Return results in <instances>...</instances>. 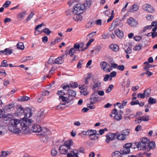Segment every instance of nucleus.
<instances>
[{
    "label": "nucleus",
    "mask_w": 157,
    "mask_h": 157,
    "mask_svg": "<svg viewBox=\"0 0 157 157\" xmlns=\"http://www.w3.org/2000/svg\"><path fill=\"white\" fill-rule=\"evenodd\" d=\"M155 142L152 141L148 143L147 146V151H149L151 150L154 149L155 147Z\"/></svg>",
    "instance_id": "aec40b11"
},
{
    "label": "nucleus",
    "mask_w": 157,
    "mask_h": 157,
    "mask_svg": "<svg viewBox=\"0 0 157 157\" xmlns=\"http://www.w3.org/2000/svg\"><path fill=\"white\" fill-rule=\"evenodd\" d=\"M24 108L21 106H20L17 109L16 113L18 116H21L24 113Z\"/></svg>",
    "instance_id": "b1692460"
},
{
    "label": "nucleus",
    "mask_w": 157,
    "mask_h": 157,
    "mask_svg": "<svg viewBox=\"0 0 157 157\" xmlns=\"http://www.w3.org/2000/svg\"><path fill=\"white\" fill-rule=\"evenodd\" d=\"M101 47L100 46H97L95 48V53H97L99 52L101 49Z\"/></svg>",
    "instance_id": "338daca9"
},
{
    "label": "nucleus",
    "mask_w": 157,
    "mask_h": 157,
    "mask_svg": "<svg viewBox=\"0 0 157 157\" xmlns=\"http://www.w3.org/2000/svg\"><path fill=\"white\" fill-rule=\"evenodd\" d=\"M109 65L106 62L103 61L101 62L100 63V67L101 69L105 71V69L108 66H109Z\"/></svg>",
    "instance_id": "cd10ccee"
},
{
    "label": "nucleus",
    "mask_w": 157,
    "mask_h": 157,
    "mask_svg": "<svg viewBox=\"0 0 157 157\" xmlns=\"http://www.w3.org/2000/svg\"><path fill=\"white\" fill-rule=\"evenodd\" d=\"M32 122L33 121L32 120L26 118L25 120L21 121L20 125L21 126L29 127L31 125V124Z\"/></svg>",
    "instance_id": "dca6fc26"
},
{
    "label": "nucleus",
    "mask_w": 157,
    "mask_h": 157,
    "mask_svg": "<svg viewBox=\"0 0 157 157\" xmlns=\"http://www.w3.org/2000/svg\"><path fill=\"white\" fill-rule=\"evenodd\" d=\"M148 102L149 104L150 105L156 103V100L155 99L150 97L148 99Z\"/></svg>",
    "instance_id": "58836bf2"
},
{
    "label": "nucleus",
    "mask_w": 157,
    "mask_h": 157,
    "mask_svg": "<svg viewBox=\"0 0 157 157\" xmlns=\"http://www.w3.org/2000/svg\"><path fill=\"white\" fill-rule=\"evenodd\" d=\"M127 23L131 27L136 26L138 23L137 21L132 17H130L128 19Z\"/></svg>",
    "instance_id": "a211bd4d"
},
{
    "label": "nucleus",
    "mask_w": 157,
    "mask_h": 157,
    "mask_svg": "<svg viewBox=\"0 0 157 157\" xmlns=\"http://www.w3.org/2000/svg\"><path fill=\"white\" fill-rule=\"evenodd\" d=\"M7 62L5 60H3L2 62V65L0 66V67L2 66L6 67H7L8 66V64L7 63Z\"/></svg>",
    "instance_id": "bf43d9fd"
},
{
    "label": "nucleus",
    "mask_w": 157,
    "mask_h": 157,
    "mask_svg": "<svg viewBox=\"0 0 157 157\" xmlns=\"http://www.w3.org/2000/svg\"><path fill=\"white\" fill-rule=\"evenodd\" d=\"M5 54L6 55H9L12 53V51L9 48H6L4 50Z\"/></svg>",
    "instance_id": "a18cd8bd"
},
{
    "label": "nucleus",
    "mask_w": 157,
    "mask_h": 157,
    "mask_svg": "<svg viewBox=\"0 0 157 157\" xmlns=\"http://www.w3.org/2000/svg\"><path fill=\"white\" fill-rule=\"evenodd\" d=\"M114 10H113L112 11L111 16L107 20V22L108 23L112 21L114 17Z\"/></svg>",
    "instance_id": "a19ab883"
},
{
    "label": "nucleus",
    "mask_w": 157,
    "mask_h": 157,
    "mask_svg": "<svg viewBox=\"0 0 157 157\" xmlns=\"http://www.w3.org/2000/svg\"><path fill=\"white\" fill-rule=\"evenodd\" d=\"M33 57L31 56H25L21 59V61L22 63H23L27 61L32 60L33 59Z\"/></svg>",
    "instance_id": "2f4dec72"
},
{
    "label": "nucleus",
    "mask_w": 157,
    "mask_h": 157,
    "mask_svg": "<svg viewBox=\"0 0 157 157\" xmlns=\"http://www.w3.org/2000/svg\"><path fill=\"white\" fill-rule=\"evenodd\" d=\"M90 78L89 77H88L87 78H85L83 80V81L85 84L84 85L85 86L88 84L89 82L88 80L90 79Z\"/></svg>",
    "instance_id": "13d9d810"
},
{
    "label": "nucleus",
    "mask_w": 157,
    "mask_h": 157,
    "mask_svg": "<svg viewBox=\"0 0 157 157\" xmlns=\"http://www.w3.org/2000/svg\"><path fill=\"white\" fill-rule=\"evenodd\" d=\"M34 14V12L33 11L31 12L30 14L27 17V18L24 20V22L25 23L27 22L29 20H30V19L32 18Z\"/></svg>",
    "instance_id": "4c0bfd02"
},
{
    "label": "nucleus",
    "mask_w": 157,
    "mask_h": 157,
    "mask_svg": "<svg viewBox=\"0 0 157 157\" xmlns=\"http://www.w3.org/2000/svg\"><path fill=\"white\" fill-rule=\"evenodd\" d=\"M142 37L141 36H135L134 39L136 41H139L141 40Z\"/></svg>",
    "instance_id": "774afa93"
},
{
    "label": "nucleus",
    "mask_w": 157,
    "mask_h": 157,
    "mask_svg": "<svg viewBox=\"0 0 157 157\" xmlns=\"http://www.w3.org/2000/svg\"><path fill=\"white\" fill-rule=\"evenodd\" d=\"M78 86V85L77 82L71 81L69 83V88L74 89L77 87Z\"/></svg>",
    "instance_id": "c756f323"
},
{
    "label": "nucleus",
    "mask_w": 157,
    "mask_h": 157,
    "mask_svg": "<svg viewBox=\"0 0 157 157\" xmlns=\"http://www.w3.org/2000/svg\"><path fill=\"white\" fill-rule=\"evenodd\" d=\"M137 97L140 98H144L145 97L144 93L143 94L141 93H139L137 95Z\"/></svg>",
    "instance_id": "0e129e2a"
},
{
    "label": "nucleus",
    "mask_w": 157,
    "mask_h": 157,
    "mask_svg": "<svg viewBox=\"0 0 157 157\" xmlns=\"http://www.w3.org/2000/svg\"><path fill=\"white\" fill-rule=\"evenodd\" d=\"M32 130L34 132H40L41 131L45 132H48V130L45 128H42L39 125L36 124L33 125L32 127Z\"/></svg>",
    "instance_id": "6e6552de"
},
{
    "label": "nucleus",
    "mask_w": 157,
    "mask_h": 157,
    "mask_svg": "<svg viewBox=\"0 0 157 157\" xmlns=\"http://www.w3.org/2000/svg\"><path fill=\"white\" fill-rule=\"evenodd\" d=\"M132 50L131 48L128 47L126 50H125V53L128 54H130L132 52Z\"/></svg>",
    "instance_id": "680f3d73"
},
{
    "label": "nucleus",
    "mask_w": 157,
    "mask_h": 157,
    "mask_svg": "<svg viewBox=\"0 0 157 157\" xmlns=\"http://www.w3.org/2000/svg\"><path fill=\"white\" fill-rule=\"evenodd\" d=\"M116 35L119 38H121L124 36V33L122 30L116 29L114 31Z\"/></svg>",
    "instance_id": "4be33fe9"
},
{
    "label": "nucleus",
    "mask_w": 157,
    "mask_h": 157,
    "mask_svg": "<svg viewBox=\"0 0 157 157\" xmlns=\"http://www.w3.org/2000/svg\"><path fill=\"white\" fill-rule=\"evenodd\" d=\"M69 142L67 141L65 142L64 144L60 146L59 148L60 152L62 154L67 155V157H69Z\"/></svg>",
    "instance_id": "20e7f679"
},
{
    "label": "nucleus",
    "mask_w": 157,
    "mask_h": 157,
    "mask_svg": "<svg viewBox=\"0 0 157 157\" xmlns=\"http://www.w3.org/2000/svg\"><path fill=\"white\" fill-rule=\"evenodd\" d=\"M26 11H24L18 13L17 15V18L19 20H22L26 14Z\"/></svg>",
    "instance_id": "393cba45"
},
{
    "label": "nucleus",
    "mask_w": 157,
    "mask_h": 157,
    "mask_svg": "<svg viewBox=\"0 0 157 157\" xmlns=\"http://www.w3.org/2000/svg\"><path fill=\"white\" fill-rule=\"evenodd\" d=\"M130 131V129H126L122 131L121 133L118 134L117 132H116V133H117L116 136L117 139L120 141L125 140L127 138V137L129 135Z\"/></svg>",
    "instance_id": "7ed1b4c3"
},
{
    "label": "nucleus",
    "mask_w": 157,
    "mask_h": 157,
    "mask_svg": "<svg viewBox=\"0 0 157 157\" xmlns=\"http://www.w3.org/2000/svg\"><path fill=\"white\" fill-rule=\"evenodd\" d=\"M13 107V105L12 104H9L5 107V109L6 110H10L11 108Z\"/></svg>",
    "instance_id": "3c124183"
},
{
    "label": "nucleus",
    "mask_w": 157,
    "mask_h": 157,
    "mask_svg": "<svg viewBox=\"0 0 157 157\" xmlns=\"http://www.w3.org/2000/svg\"><path fill=\"white\" fill-rule=\"evenodd\" d=\"M51 153L52 156H56L57 154V151L55 149H54L52 150Z\"/></svg>",
    "instance_id": "4d7b16f0"
},
{
    "label": "nucleus",
    "mask_w": 157,
    "mask_h": 157,
    "mask_svg": "<svg viewBox=\"0 0 157 157\" xmlns=\"http://www.w3.org/2000/svg\"><path fill=\"white\" fill-rule=\"evenodd\" d=\"M142 47V46L141 44H139L138 45H136L134 47L133 49L135 51H139L141 50Z\"/></svg>",
    "instance_id": "49530a36"
},
{
    "label": "nucleus",
    "mask_w": 157,
    "mask_h": 157,
    "mask_svg": "<svg viewBox=\"0 0 157 157\" xmlns=\"http://www.w3.org/2000/svg\"><path fill=\"white\" fill-rule=\"evenodd\" d=\"M101 82L98 79H94L93 81V83L90 86L92 87V89L95 91L99 89L101 86Z\"/></svg>",
    "instance_id": "9d476101"
},
{
    "label": "nucleus",
    "mask_w": 157,
    "mask_h": 157,
    "mask_svg": "<svg viewBox=\"0 0 157 157\" xmlns=\"http://www.w3.org/2000/svg\"><path fill=\"white\" fill-rule=\"evenodd\" d=\"M117 133H112L110 132L108 133L106 135V139L105 141L107 143H109L112 140H114L116 137Z\"/></svg>",
    "instance_id": "ddd939ff"
},
{
    "label": "nucleus",
    "mask_w": 157,
    "mask_h": 157,
    "mask_svg": "<svg viewBox=\"0 0 157 157\" xmlns=\"http://www.w3.org/2000/svg\"><path fill=\"white\" fill-rule=\"evenodd\" d=\"M11 2L10 1H7L3 5V7L5 8L8 7L11 4Z\"/></svg>",
    "instance_id": "603ef678"
},
{
    "label": "nucleus",
    "mask_w": 157,
    "mask_h": 157,
    "mask_svg": "<svg viewBox=\"0 0 157 157\" xmlns=\"http://www.w3.org/2000/svg\"><path fill=\"white\" fill-rule=\"evenodd\" d=\"M82 5H83L84 9L85 12L87 9L90 8L91 5V3L90 1H86L85 3H82Z\"/></svg>",
    "instance_id": "5701e85b"
},
{
    "label": "nucleus",
    "mask_w": 157,
    "mask_h": 157,
    "mask_svg": "<svg viewBox=\"0 0 157 157\" xmlns=\"http://www.w3.org/2000/svg\"><path fill=\"white\" fill-rule=\"evenodd\" d=\"M144 94L145 97L146 96L147 97H148L150 94V91L149 90H145L144 92Z\"/></svg>",
    "instance_id": "6e6d98bb"
},
{
    "label": "nucleus",
    "mask_w": 157,
    "mask_h": 157,
    "mask_svg": "<svg viewBox=\"0 0 157 157\" xmlns=\"http://www.w3.org/2000/svg\"><path fill=\"white\" fill-rule=\"evenodd\" d=\"M109 48L114 52H117L119 49L118 45L116 44H111L109 46Z\"/></svg>",
    "instance_id": "bb28decb"
},
{
    "label": "nucleus",
    "mask_w": 157,
    "mask_h": 157,
    "mask_svg": "<svg viewBox=\"0 0 157 157\" xmlns=\"http://www.w3.org/2000/svg\"><path fill=\"white\" fill-rule=\"evenodd\" d=\"M88 135L90 137L91 136H94V134H96L97 131L95 130H87Z\"/></svg>",
    "instance_id": "72a5a7b5"
},
{
    "label": "nucleus",
    "mask_w": 157,
    "mask_h": 157,
    "mask_svg": "<svg viewBox=\"0 0 157 157\" xmlns=\"http://www.w3.org/2000/svg\"><path fill=\"white\" fill-rule=\"evenodd\" d=\"M74 10L76 11V13L79 14H82L85 12L83 5L80 3L76 4L73 7Z\"/></svg>",
    "instance_id": "1a4fd4ad"
},
{
    "label": "nucleus",
    "mask_w": 157,
    "mask_h": 157,
    "mask_svg": "<svg viewBox=\"0 0 157 157\" xmlns=\"http://www.w3.org/2000/svg\"><path fill=\"white\" fill-rule=\"evenodd\" d=\"M149 141L147 138L144 137L141 139V141H140V142H142V143L145 144L147 145L148 143H149Z\"/></svg>",
    "instance_id": "c03bdc74"
},
{
    "label": "nucleus",
    "mask_w": 157,
    "mask_h": 157,
    "mask_svg": "<svg viewBox=\"0 0 157 157\" xmlns=\"http://www.w3.org/2000/svg\"><path fill=\"white\" fill-rule=\"evenodd\" d=\"M24 117L25 118H29L32 115V111L29 108H26L24 110Z\"/></svg>",
    "instance_id": "6ab92c4d"
},
{
    "label": "nucleus",
    "mask_w": 157,
    "mask_h": 157,
    "mask_svg": "<svg viewBox=\"0 0 157 157\" xmlns=\"http://www.w3.org/2000/svg\"><path fill=\"white\" fill-rule=\"evenodd\" d=\"M5 111L2 109L0 110V118H2L5 117Z\"/></svg>",
    "instance_id": "5fc2aeb1"
},
{
    "label": "nucleus",
    "mask_w": 157,
    "mask_h": 157,
    "mask_svg": "<svg viewBox=\"0 0 157 157\" xmlns=\"http://www.w3.org/2000/svg\"><path fill=\"white\" fill-rule=\"evenodd\" d=\"M76 14L75 15L74 17H73V19L76 21H81L82 18V16L80 15V14H78V13H76Z\"/></svg>",
    "instance_id": "c85d7f7f"
},
{
    "label": "nucleus",
    "mask_w": 157,
    "mask_h": 157,
    "mask_svg": "<svg viewBox=\"0 0 157 157\" xmlns=\"http://www.w3.org/2000/svg\"><path fill=\"white\" fill-rule=\"evenodd\" d=\"M122 116L121 114H119L118 113L115 115L114 117V119L115 120L117 121H120L122 119Z\"/></svg>",
    "instance_id": "e433bc0d"
},
{
    "label": "nucleus",
    "mask_w": 157,
    "mask_h": 157,
    "mask_svg": "<svg viewBox=\"0 0 157 157\" xmlns=\"http://www.w3.org/2000/svg\"><path fill=\"white\" fill-rule=\"evenodd\" d=\"M119 21L118 18H117L114 20L112 23V26H113V27L115 28L117 27V23Z\"/></svg>",
    "instance_id": "de8ad7c7"
},
{
    "label": "nucleus",
    "mask_w": 157,
    "mask_h": 157,
    "mask_svg": "<svg viewBox=\"0 0 157 157\" xmlns=\"http://www.w3.org/2000/svg\"><path fill=\"white\" fill-rule=\"evenodd\" d=\"M146 18L147 20L149 21H152L154 18L153 16L151 15H147Z\"/></svg>",
    "instance_id": "e2e57ef3"
},
{
    "label": "nucleus",
    "mask_w": 157,
    "mask_h": 157,
    "mask_svg": "<svg viewBox=\"0 0 157 157\" xmlns=\"http://www.w3.org/2000/svg\"><path fill=\"white\" fill-rule=\"evenodd\" d=\"M78 88L81 90L80 93L81 95L86 96L89 94V92L87 91V86L85 85H79Z\"/></svg>",
    "instance_id": "2eb2a0df"
},
{
    "label": "nucleus",
    "mask_w": 157,
    "mask_h": 157,
    "mask_svg": "<svg viewBox=\"0 0 157 157\" xmlns=\"http://www.w3.org/2000/svg\"><path fill=\"white\" fill-rule=\"evenodd\" d=\"M61 87L63 88V90L58 91L57 93L58 95L62 96L66 94H69V84L64 83L61 85Z\"/></svg>",
    "instance_id": "39448f33"
},
{
    "label": "nucleus",
    "mask_w": 157,
    "mask_h": 157,
    "mask_svg": "<svg viewBox=\"0 0 157 157\" xmlns=\"http://www.w3.org/2000/svg\"><path fill=\"white\" fill-rule=\"evenodd\" d=\"M1 153V154H0V157H5L10 154V152L9 151H2Z\"/></svg>",
    "instance_id": "f704fd0d"
},
{
    "label": "nucleus",
    "mask_w": 157,
    "mask_h": 157,
    "mask_svg": "<svg viewBox=\"0 0 157 157\" xmlns=\"http://www.w3.org/2000/svg\"><path fill=\"white\" fill-rule=\"evenodd\" d=\"M132 143H127L123 146L120 150L122 155L124 157H129L128 155L130 153V148L132 147Z\"/></svg>",
    "instance_id": "f257e3e1"
},
{
    "label": "nucleus",
    "mask_w": 157,
    "mask_h": 157,
    "mask_svg": "<svg viewBox=\"0 0 157 157\" xmlns=\"http://www.w3.org/2000/svg\"><path fill=\"white\" fill-rule=\"evenodd\" d=\"M113 157H124L122 155L121 151H116L113 152L112 154Z\"/></svg>",
    "instance_id": "a878e982"
},
{
    "label": "nucleus",
    "mask_w": 157,
    "mask_h": 157,
    "mask_svg": "<svg viewBox=\"0 0 157 157\" xmlns=\"http://www.w3.org/2000/svg\"><path fill=\"white\" fill-rule=\"evenodd\" d=\"M96 93V92L93 94L90 98V103L92 105L94 104L97 101L100 100V98L96 96L95 94Z\"/></svg>",
    "instance_id": "f3484780"
},
{
    "label": "nucleus",
    "mask_w": 157,
    "mask_h": 157,
    "mask_svg": "<svg viewBox=\"0 0 157 157\" xmlns=\"http://www.w3.org/2000/svg\"><path fill=\"white\" fill-rule=\"evenodd\" d=\"M22 128V130L25 133H28L30 131L28 127L21 126Z\"/></svg>",
    "instance_id": "79ce46f5"
},
{
    "label": "nucleus",
    "mask_w": 157,
    "mask_h": 157,
    "mask_svg": "<svg viewBox=\"0 0 157 157\" xmlns=\"http://www.w3.org/2000/svg\"><path fill=\"white\" fill-rule=\"evenodd\" d=\"M113 86L112 84L110 85L109 87L107 88V90H106L105 92L106 93H108L110 92L112 90V89L113 87Z\"/></svg>",
    "instance_id": "8fccbe9b"
},
{
    "label": "nucleus",
    "mask_w": 157,
    "mask_h": 157,
    "mask_svg": "<svg viewBox=\"0 0 157 157\" xmlns=\"http://www.w3.org/2000/svg\"><path fill=\"white\" fill-rule=\"evenodd\" d=\"M67 98L65 97L62 96H60L59 97V99L61 100L62 102H66V103H60L59 105L57 106V107H60L61 108H65L68 106V102L67 101Z\"/></svg>",
    "instance_id": "9b49d317"
},
{
    "label": "nucleus",
    "mask_w": 157,
    "mask_h": 157,
    "mask_svg": "<svg viewBox=\"0 0 157 157\" xmlns=\"http://www.w3.org/2000/svg\"><path fill=\"white\" fill-rule=\"evenodd\" d=\"M77 57V56H76L74 55L73 56V57H70V59L71 60V62H72L73 61H75L77 60L78 59V58Z\"/></svg>",
    "instance_id": "69168bd1"
},
{
    "label": "nucleus",
    "mask_w": 157,
    "mask_h": 157,
    "mask_svg": "<svg viewBox=\"0 0 157 157\" xmlns=\"http://www.w3.org/2000/svg\"><path fill=\"white\" fill-rule=\"evenodd\" d=\"M10 121L12 126L13 128V132L15 134L20 132V130L18 127L21 126L20 124L21 121L17 119H10Z\"/></svg>",
    "instance_id": "f03ea898"
},
{
    "label": "nucleus",
    "mask_w": 157,
    "mask_h": 157,
    "mask_svg": "<svg viewBox=\"0 0 157 157\" xmlns=\"http://www.w3.org/2000/svg\"><path fill=\"white\" fill-rule=\"evenodd\" d=\"M76 50L74 48H72L69 50V55L71 57H73L74 54L75 53Z\"/></svg>",
    "instance_id": "ea45409f"
},
{
    "label": "nucleus",
    "mask_w": 157,
    "mask_h": 157,
    "mask_svg": "<svg viewBox=\"0 0 157 157\" xmlns=\"http://www.w3.org/2000/svg\"><path fill=\"white\" fill-rule=\"evenodd\" d=\"M30 98L27 96H22L19 97L18 99L19 101H27L30 100Z\"/></svg>",
    "instance_id": "7c9ffc66"
},
{
    "label": "nucleus",
    "mask_w": 157,
    "mask_h": 157,
    "mask_svg": "<svg viewBox=\"0 0 157 157\" xmlns=\"http://www.w3.org/2000/svg\"><path fill=\"white\" fill-rule=\"evenodd\" d=\"M143 9L149 13H152L155 11L153 7L149 4H146L143 6Z\"/></svg>",
    "instance_id": "4468645a"
},
{
    "label": "nucleus",
    "mask_w": 157,
    "mask_h": 157,
    "mask_svg": "<svg viewBox=\"0 0 157 157\" xmlns=\"http://www.w3.org/2000/svg\"><path fill=\"white\" fill-rule=\"evenodd\" d=\"M69 54V50L67 49L65 53L60 56L57 58L55 60V63L58 64H61L64 62V59L67 58Z\"/></svg>",
    "instance_id": "0eeeda50"
},
{
    "label": "nucleus",
    "mask_w": 157,
    "mask_h": 157,
    "mask_svg": "<svg viewBox=\"0 0 157 157\" xmlns=\"http://www.w3.org/2000/svg\"><path fill=\"white\" fill-rule=\"evenodd\" d=\"M139 9V6L137 5L134 4L132 6V10L134 11H137Z\"/></svg>",
    "instance_id": "052dcab7"
},
{
    "label": "nucleus",
    "mask_w": 157,
    "mask_h": 157,
    "mask_svg": "<svg viewBox=\"0 0 157 157\" xmlns=\"http://www.w3.org/2000/svg\"><path fill=\"white\" fill-rule=\"evenodd\" d=\"M140 117L142 121H148L149 119V116H143Z\"/></svg>",
    "instance_id": "37998d69"
},
{
    "label": "nucleus",
    "mask_w": 157,
    "mask_h": 157,
    "mask_svg": "<svg viewBox=\"0 0 157 157\" xmlns=\"http://www.w3.org/2000/svg\"><path fill=\"white\" fill-rule=\"evenodd\" d=\"M84 149L82 147H79L78 149V151L76 153H75L74 150L71 151V152L69 153V157H79L78 155L80 153H82L84 154Z\"/></svg>",
    "instance_id": "f8f14e48"
},
{
    "label": "nucleus",
    "mask_w": 157,
    "mask_h": 157,
    "mask_svg": "<svg viewBox=\"0 0 157 157\" xmlns=\"http://www.w3.org/2000/svg\"><path fill=\"white\" fill-rule=\"evenodd\" d=\"M99 136V134H97L96 133V134H94V136L93 135L91 136V137H90V138L91 140H97Z\"/></svg>",
    "instance_id": "09e8293b"
},
{
    "label": "nucleus",
    "mask_w": 157,
    "mask_h": 157,
    "mask_svg": "<svg viewBox=\"0 0 157 157\" xmlns=\"http://www.w3.org/2000/svg\"><path fill=\"white\" fill-rule=\"evenodd\" d=\"M76 95V92L75 91L71 90L69 88V97L71 96V97H75ZM70 100L69 99V102H71V101H70Z\"/></svg>",
    "instance_id": "473e14b6"
},
{
    "label": "nucleus",
    "mask_w": 157,
    "mask_h": 157,
    "mask_svg": "<svg viewBox=\"0 0 157 157\" xmlns=\"http://www.w3.org/2000/svg\"><path fill=\"white\" fill-rule=\"evenodd\" d=\"M44 110L43 109H41L37 113L36 116V122L38 123H40L44 119L45 116Z\"/></svg>",
    "instance_id": "423d86ee"
},
{
    "label": "nucleus",
    "mask_w": 157,
    "mask_h": 157,
    "mask_svg": "<svg viewBox=\"0 0 157 157\" xmlns=\"http://www.w3.org/2000/svg\"><path fill=\"white\" fill-rule=\"evenodd\" d=\"M137 148L140 150H147V144L139 142L136 145Z\"/></svg>",
    "instance_id": "412c9836"
},
{
    "label": "nucleus",
    "mask_w": 157,
    "mask_h": 157,
    "mask_svg": "<svg viewBox=\"0 0 157 157\" xmlns=\"http://www.w3.org/2000/svg\"><path fill=\"white\" fill-rule=\"evenodd\" d=\"M17 48L19 49L23 50L24 46L23 43L22 42H18L17 45Z\"/></svg>",
    "instance_id": "c9c22d12"
},
{
    "label": "nucleus",
    "mask_w": 157,
    "mask_h": 157,
    "mask_svg": "<svg viewBox=\"0 0 157 157\" xmlns=\"http://www.w3.org/2000/svg\"><path fill=\"white\" fill-rule=\"evenodd\" d=\"M43 32L47 35H49L51 33L50 30L47 28H45L43 30Z\"/></svg>",
    "instance_id": "864d4df0"
}]
</instances>
